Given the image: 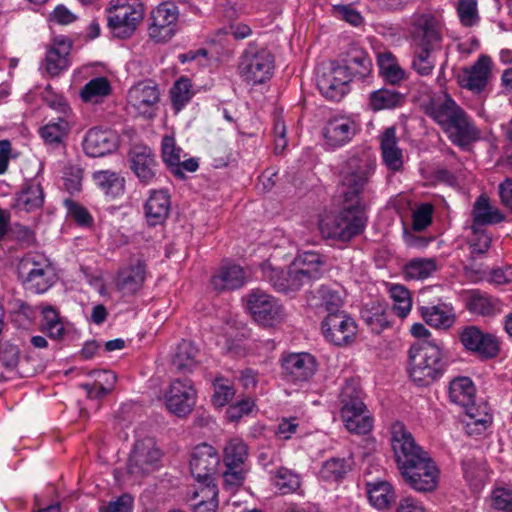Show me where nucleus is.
<instances>
[{
	"label": "nucleus",
	"mask_w": 512,
	"mask_h": 512,
	"mask_svg": "<svg viewBox=\"0 0 512 512\" xmlns=\"http://www.w3.org/2000/svg\"><path fill=\"white\" fill-rule=\"evenodd\" d=\"M433 207L430 204H422L413 213L412 227L415 231H423L432 222Z\"/></svg>",
	"instance_id": "338daca9"
},
{
	"label": "nucleus",
	"mask_w": 512,
	"mask_h": 512,
	"mask_svg": "<svg viewBox=\"0 0 512 512\" xmlns=\"http://www.w3.org/2000/svg\"><path fill=\"white\" fill-rule=\"evenodd\" d=\"M130 169L143 185L153 184L157 179L156 155L147 146H134L128 153Z\"/></svg>",
	"instance_id": "a211bd4d"
},
{
	"label": "nucleus",
	"mask_w": 512,
	"mask_h": 512,
	"mask_svg": "<svg viewBox=\"0 0 512 512\" xmlns=\"http://www.w3.org/2000/svg\"><path fill=\"white\" fill-rule=\"evenodd\" d=\"M249 457L247 444L241 438L229 439L223 448L225 471L223 478L226 484L239 486L243 483L248 471L246 462Z\"/></svg>",
	"instance_id": "9d476101"
},
{
	"label": "nucleus",
	"mask_w": 512,
	"mask_h": 512,
	"mask_svg": "<svg viewBox=\"0 0 512 512\" xmlns=\"http://www.w3.org/2000/svg\"><path fill=\"white\" fill-rule=\"evenodd\" d=\"M400 100L401 96L398 92L388 89H380L371 93L370 106L375 111L390 109L396 107Z\"/></svg>",
	"instance_id": "4d7b16f0"
},
{
	"label": "nucleus",
	"mask_w": 512,
	"mask_h": 512,
	"mask_svg": "<svg viewBox=\"0 0 512 512\" xmlns=\"http://www.w3.org/2000/svg\"><path fill=\"white\" fill-rule=\"evenodd\" d=\"M245 282V272L239 265L224 266L211 278V285L217 291L238 289Z\"/></svg>",
	"instance_id": "cd10ccee"
},
{
	"label": "nucleus",
	"mask_w": 512,
	"mask_h": 512,
	"mask_svg": "<svg viewBox=\"0 0 512 512\" xmlns=\"http://www.w3.org/2000/svg\"><path fill=\"white\" fill-rule=\"evenodd\" d=\"M391 445L404 482L419 492H431L438 484V469L402 422L391 426Z\"/></svg>",
	"instance_id": "f03ea898"
},
{
	"label": "nucleus",
	"mask_w": 512,
	"mask_h": 512,
	"mask_svg": "<svg viewBox=\"0 0 512 512\" xmlns=\"http://www.w3.org/2000/svg\"><path fill=\"white\" fill-rule=\"evenodd\" d=\"M457 12L462 25L472 27L479 21L477 0H459Z\"/></svg>",
	"instance_id": "13d9d810"
},
{
	"label": "nucleus",
	"mask_w": 512,
	"mask_h": 512,
	"mask_svg": "<svg viewBox=\"0 0 512 512\" xmlns=\"http://www.w3.org/2000/svg\"><path fill=\"white\" fill-rule=\"evenodd\" d=\"M192 85L188 78L181 77L171 88L170 95L173 107L180 111L192 97Z\"/></svg>",
	"instance_id": "6e6d98bb"
},
{
	"label": "nucleus",
	"mask_w": 512,
	"mask_h": 512,
	"mask_svg": "<svg viewBox=\"0 0 512 512\" xmlns=\"http://www.w3.org/2000/svg\"><path fill=\"white\" fill-rule=\"evenodd\" d=\"M70 48V43L60 41L47 51L46 70L50 75L56 76L67 68Z\"/></svg>",
	"instance_id": "ea45409f"
},
{
	"label": "nucleus",
	"mask_w": 512,
	"mask_h": 512,
	"mask_svg": "<svg viewBox=\"0 0 512 512\" xmlns=\"http://www.w3.org/2000/svg\"><path fill=\"white\" fill-rule=\"evenodd\" d=\"M198 349L189 341L178 344L172 359V366L181 373L191 372L197 365Z\"/></svg>",
	"instance_id": "58836bf2"
},
{
	"label": "nucleus",
	"mask_w": 512,
	"mask_h": 512,
	"mask_svg": "<svg viewBox=\"0 0 512 512\" xmlns=\"http://www.w3.org/2000/svg\"><path fill=\"white\" fill-rule=\"evenodd\" d=\"M97 186L111 197H117L124 192L125 181L116 172L105 170L93 174Z\"/></svg>",
	"instance_id": "79ce46f5"
},
{
	"label": "nucleus",
	"mask_w": 512,
	"mask_h": 512,
	"mask_svg": "<svg viewBox=\"0 0 512 512\" xmlns=\"http://www.w3.org/2000/svg\"><path fill=\"white\" fill-rule=\"evenodd\" d=\"M342 419L354 416L356 413L365 412V404L362 401L361 391L353 382H346L340 393Z\"/></svg>",
	"instance_id": "c9c22d12"
},
{
	"label": "nucleus",
	"mask_w": 512,
	"mask_h": 512,
	"mask_svg": "<svg viewBox=\"0 0 512 512\" xmlns=\"http://www.w3.org/2000/svg\"><path fill=\"white\" fill-rule=\"evenodd\" d=\"M472 237L469 242L472 260L482 258L491 247L492 238L482 227L471 226Z\"/></svg>",
	"instance_id": "8fccbe9b"
},
{
	"label": "nucleus",
	"mask_w": 512,
	"mask_h": 512,
	"mask_svg": "<svg viewBox=\"0 0 512 512\" xmlns=\"http://www.w3.org/2000/svg\"><path fill=\"white\" fill-rule=\"evenodd\" d=\"M235 391L230 382L223 378H217L214 382L213 404L218 407L225 406L234 397Z\"/></svg>",
	"instance_id": "680f3d73"
},
{
	"label": "nucleus",
	"mask_w": 512,
	"mask_h": 512,
	"mask_svg": "<svg viewBox=\"0 0 512 512\" xmlns=\"http://www.w3.org/2000/svg\"><path fill=\"white\" fill-rule=\"evenodd\" d=\"M111 87L105 77L91 79L81 90V98L84 102L98 103L102 98L110 94Z\"/></svg>",
	"instance_id": "49530a36"
},
{
	"label": "nucleus",
	"mask_w": 512,
	"mask_h": 512,
	"mask_svg": "<svg viewBox=\"0 0 512 512\" xmlns=\"http://www.w3.org/2000/svg\"><path fill=\"white\" fill-rule=\"evenodd\" d=\"M284 376L292 382L309 381L317 370V362L313 355L305 352L290 353L281 359Z\"/></svg>",
	"instance_id": "6ab92c4d"
},
{
	"label": "nucleus",
	"mask_w": 512,
	"mask_h": 512,
	"mask_svg": "<svg viewBox=\"0 0 512 512\" xmlns=\"http://www.w3.org/2000/svg\"><path fill=\"white\" fill-rule=\"evenodd\" d=\"M83 170L78 166H69L64 171V186L66 190L73 194L82 188Z\"/></svg>",
	"instance_id": "0e129e2a"
},
{
	"label": "nucleus",
	"mask_w": 512,
	"mask_h": 512,
	"mask_svg": "<svg viewBox=\"0 0 512 512\" xmlns=\"http://www.w3.org/2000/svg\"><path fill=\"white\" fill-rule=\"evenodd\" d=\"M343 422L348 431L358 435L369 433L373 427L372 418L365 415L364 412L356 413L354 416L345 418Z\"/></svg>",
	"instance_id": "bf43d9fd"
},
{
	"label": "nucleus",
	"mask_w": 512,
	"mask_h": 512,
	"mask_svg": "<svg viewBox=\"0 0 512 512\" xmlns=\"http://www.w3.org/2000/svg\"><path fill=\"white\" fill-rule=\"evenodd\" d=\"M98 378L103 379L108 386H104L100 383H85L81 385V388L85 390L90 399H100L108 395L112 391L113 385L117 379L116 375L110 371L98 372Z\"/></svg>",
	"instance_id": "864d4df0"
},
{
	"label": "nucleus",
	"mask_w": 512,
	"mask_h": 512,
	"mask_svg": "<svg viewBox=\"0 0 512 512\" xmlns=\"http://www.w3.org/2000/svg\"><path fill=\"white\" fill-rule=\"evenodd\" d=\"M133 498L128 494L119 496L106 506H101L99 512H132Z\"/></svg>",
	"instance_id": "774afa93"
},
{
	"label": "nucleus",
	"mask_w": 512,
	"mask_h": 512,
	"mask_svg": "<svg viewBox=\"0 0 512 512\" xmlns=\"http://www.w3.org/2000/svg\"><path fill=\"white\" fill-rule=\"evenodd\" d=\"M473 224L481 227L487 224H497L504 220V215L498 208H493L488 197L480 195L474 203L473 210Z\"/></svg>",
	"instance_id": "e433bc0d"
},
{
	"label": "nucleus",
	"mask_w": 512,
	"mask_h": 512,
	"mask_svg": "<svg viewBox=\"0 0 512 512\" xmlns=\"http://www.w3.org/2000/svg\"><path fill=\"white\" fill-rule=\"evenodd\" d=\"M171 208L170 196L166 190H153L145 203V215L150 225L163 223Z\"/></svg>",
	"instance_id": "bb28decb"
},
{
	"label": "nucleus",
	"mask_w": 512,
	"mask_h": 512,
	"mask_svg": "<svg viewBox=\"0 0 512 512\" xmlns=\"http://www.w3.org/2000/svg\"><path fill=\"white\" fill-rule=\"evenodd\" d=\"M355 133L356 124L346 117L329 120L323 129L326 143L332 148L345 145L352 139Z\"/></svg>",
	"instance_id": "393cba45"
},
{
	"label": "nucleus",
	"mask_w": 512,
	"mask_h": 512,
	"mask_svg": "<svg viewBox=\"0 0 512 512\" xmlns=\"http://www.w3.org/2000/svg\"><path fill=\"white\" fill-rule=\"evenodd\" d=\"M412 27V37L416 42L412 68L417 74L428 76L435 66L431 52L441 41L438 24L433 16L421 14L414 17Z\"/></svg>",
	"instance_id": "20e7f679"
},
{
	"label": "nucleus",
	"mask_w": 512,
	"mask_h": 512,
	"mask_svg": "<svg viewBox=\"0 0 512 512\" xmlns=\"http://www.w3.org/2000/svg\"><path fill=\"white\" fill-rule=\"evenodd\" d=\"M381 151L384 163L397 171L402 166V151L397 146L396 130L394 127L385 129L381 136Z\"/></svg>",
	"instance_id": "72a5a7b5"
},
{
	"label": "nucleus",
	"mask_w": 512,
	"mask_h": 512,
	"mask_svg": "<svg viewBox=\"0 0 512 512\" xmlns=\"http://www.w3.org/2000/svg\"><path fill=\"white\" fill-rule=\"evenodd\" d=\"M196 403V391L190 380H174L165 393L167 409L178 417L191 413Z\"/></svg>",
	"instance_id": "2eb2a0df"
},
{
	"label": "nucleus",
	"mask_w": 512,
	"mask_h": 512,
	"mask_svg": "<svg viewBox=\"0 0 512 512\" xmlns=\"http://www.w3.org/2000/svg\"><path fill=\"white\" fill-rule=\"evenodd\" d=\"M467 307L470 312L481 316H493L501 311L498 299L479 292H473L470 295Z\"/></svg>",
	"instance_id": "a19ab883"
},
{
	"label": "nucleus",
	"mask_w": 512,
	"mask_h": 512,
	"mask_svg": "<svg viewBox=\"0 0 512 512\" xmlns=\"http://www.w3.org/2000/svg\"><path fill=\"white\" fill-rule=\"evenodd\" d=\"M370 504L378 510L389 509L396 500L392 485L387 481H377L367 484Z\"/></svg>",
	"instance_id": "f704fd0d"
},
{
	"label": "nucleus",
	"mask_w": 512,
	"mask_h": 512,
	"mask_svg": "<svg viewBox=\"0 0 512 512\" xmlns=\"http://www.w3.org/2000/svg\"><path fill=\"white\" fill-rule=\"evenodd\" d=\"M201 497V500L194 505L193 512H216L218 501V489L215 484L199 486L194 492V497Z\"/></svg>",
	"instance_id": "de8ad7c7"
},
{
	"label": "nucleus",
	"mask_w": 512,
	"mask_h": 512,
	"mask_svg": "<svg viewBox=\"0 0 512 512\" xmlns=\"http://www.w3.org/2000/svg\"><path fill=\"white\" fill-rule=\"evenodd\" d=\"M161 452L153 438L136 441L127 461V473L140 480L153 473L159 466Z\"/></svg>",
	"instance_id": "1a4fd4ad"
},
{
	"label": "nucleus",
	"mask_w": 512,
	"mask_h": 512,
	"mask_svg": "<svg viewBox=\"0 0 512 512\" xmlns=\"http://www.w3.org/2000/svg\"><path fill=\"white\" fill-rule=\"evenodd\" d=\"M296 268L291 264L284 270L273 266L270 261L260 266L263 279L268 281L276 291L286 294L299 291L307 283Z\"/></svg>",
	"instance_id": "4468645a"
},
{
	"label": "nucleus",
	"mask_w": 512,
	"mask_h": 512,
	"mask_svg": "<svg viewBox=\"0 0 512 512\" xmlns=\"http://www.w3.org/2000/svg\"><path fill=\"white\" fill-rule=\"evenodd\" d=\"M465 478L474 481L475 486L482 484L487 478V470L483 461H474L471 459L462 462Z\"/></svg>",
	"instance_id": "052dcab7"
},
{
	"label": "nucleus",
	"mask_w": 512,
	"mask_h": 512,
	"mask_svg": "<svg viewBox=\"0 0 512 512\" xmlns=\"http://www.w3.org/2000/svg\"><path fill=\"white\" fill-rule=\"evenodd\" d=\"M344 304V292L341 288H334L328 285L320 286L316 291L312 292L308 298V305L314 308L318 313L342 312L341 308Z\"/></svg>",
	"instance_id": "b1692460"
},
{
	"label": "nucleus",
	"mask_w": 512,
	"mask_h": 512,
	"mask_svg": "<svg viewBox=\"0 0 512 512\" xmlns=\"http://www.w3.org/2000/svg\"><path fill=\"white\" fill-rule=\"evenodd\" d=\"M220 464V456L217 450L207 443L197 445L190 459V470L199 486L214 484V476Z\"/></svg>",
	"instance_id": "f8f14e48"
},
{
	"label": "nucleus",
	"mask_w": 512,
	"mask_h": 512,
	"mask_svg": "<svg viewBox=\"0 0 512 512\" xmlns=\"http://www.w3.org/2000/svg\"><path fill=\"white\" fill-rule=\"evenodd\" d=\"M179 11L171 2L159 4L150 13L148 34L157 43L167 42L176 33Z\"/></svg>",
	"instance_id": "ddd939ff"
},
{
	"label": "nucleus",
	"mask_w": 512,
	"mask_h": 512,
	"mask_svg": "<svg viewBox=\"0 0 512 512\" xmlns=\"http://www.w3.org/2000/svg\"><path fill=\"white\" fill-rule=\"evenodd\" d=\"M423 108L426 115L449 132V137L454 144L464 146L478 138L477 128L449 95L432 97L423 105Z\"/></svg>",
	"instance_id": "7ed1b4c3"
},
{
	"label": "nucleus",
	"mask_w": 512,
	"mask_h": 512,
	"mask_svg": "<svg viewBox=\"0 0 512 512\" xmlns=\"http://www.w3.org/2000/svg\"><path fill=\"white\" fill-rule=\"evenodd\" d=\"M107 26L119 39L131 37L144 18V5L140 0H111L106 8Z\"/></svg>",
	"instance_id": "423d86ee"
},
{
	"label": "nucleus",
	"mask_w": 512,
	"mask_h": 512,
	"mask_svg": "<svg viewBox=\"0 0 512 512\" xmlns=\"http://www.w3.org/2000/svg\"><path fill=\"white\" fill-rule=\"evenodd\" d=\"M492 61L489 56L482 55L469 68H464L458 76V83L461 87L475 93L482 92L491 73Z\"/></svg>",
	"instance_id": "5701e85b"
},
{
	"label": "nucleus",
	"mask_w": 512,
	"mask_h": 512,
	"mask_svg": "<svg viewBox=\"0 0 512 512\" xmlns=\"http://www.w3.org/2000/svg\"><path fill=\"white\" fill-rule=\"evenodd\" d=\"M459 339L466 350L485 358H493L499 353V342L491 334L483 333L477 326H467L459 332Z\"/></svg>",
	"instance_id": "aec40b11"
},
{
	"label": "nucleus",
	"mask_w": 512,
	"mask_h": 512,
	"mask_svg": "<svg viewBox=\"0 0 512 512\" xmlns=\"http://www.w3.org/2000/svg\"><path fill=\"white\" fill-rule=\"evenodd\" d=\"M292 264L297 267L296 269L307 283L319 279L324 266L322 256L311 251L299 254Z\"/></svg>",
	"instance_id": "473e14b6"
},
{
	"label": "nucleus",
	"mask_w": 512,
	"mask_h": 512,
	"mask_svg": "<svg viewBox=\"0 0 512 512\" xmlns=\"http://www.w3.org/2000/svg\"><path fill=\"white\" fill-rule=\"evenodd\" d=\"M44 202L43 189L39 183L30 181L25 183L20 193L16 195L14 208L20 211H34L41 208Z\"/></svg>",
	"instance_id": "2f4dec72"
},
{
	"label": "nucleus",
	"mask_w": 512,
	"mask_h": 512,
	"mask_svg": "<svg viewBox=\"0 0 512 512\" xmlns=\"http://www.w3.org/2000/svg\"><path fill=\"white\" fill-rule=\"evenodd\" d=\"M65 128L66 122L63 120L57 123H49L40 129V135L46 143H59L65 135Z\"/></svg>",
	"instance_id": "69168bd1"
},
{
	"label": "nucleus",
	"mask_w": 512,
	"mask_h": 512,
	"mask_svg": "<svg viewBox=\"0 0 512 512\" xmlns=\"http://www.w3.org/2000/svg\"><path fill=\"white\" fill-rule=\"evenodd\" d=\"M337 66L345 72L351 81L361 80L370 74L372 61L364 49L352 45L343 54L341 64H337Z\"/></svg>",
	"instance_id": "4be33fe9"
},
{
	"label": "nucleus",
	"mask_w": 512,
	"mask_h": 512,
	"mask_svg": "<svg viewBox=\"0 0 512 512\" xmlns=\"http://www.w3.org/2000/svg\"><path fill=\"white\" fill-rule=\"evenodd\" d=\"M437 270L434 258H414L404 266L406 278L422 280L431 276Z\"/></svg>",
	"instance_id": "c03bdc74"
},
{
	"label": "nucleus",
	"mask_w": 512,
	"mask_h": 512,
	"mask_svg": "<svg viewBox=\"0 0 512 512\" xmlns=\"http://www.w3.org/2000/svg\"><path fill=\"white\" fill-rule=\"evenodd\" d=\"M160 93L156 84L139 82L130 88L127 102L136 115L152 118L155 115Z\"/></svg>",
	"instance_id": "f3484780"
},
{
	"label": "nucleus",
	"mask_w": 512,
	"mask_h": 512,
	"mask_svg": "<svg viewBox=\"0 0 512 512\" xmlns=\"http://www.w3.org/2000/svg\"><path fill=\"white\" fill-rule=\"evenodd\" d=\"M389 293L393 301L395 313L401 318L406 317L412 307V299L409 290L403 285L392 284L389 288Z\"/></svg>",
	"instance_id": "09e8293b"
},
{
	"label": "nucleus",
	"mask_w": 512,
	"mask_h": 512,
	"mask_svg": "<svg viewBox=\"0 0 512 512\" xmlns=\"http://www.w3.org/2000/svg\"><path fill=\"white\" fill-rule=\"evenodd\" d=\"M408 356L410 377L420 385L436 380L446 367L441 347L434 341L422 340L414 343Z\"/></svg>",
	"instance_id": "39448f33"
},
{
	"label": "nucleus",
	"mask_w": 512,
	"mask_h": 512,
	"mask_svg": "<svg viewBox=\"0 0 512 512\" xmlns=\"http://www.w3.org/2000/svg\"><path fill=\"white\" fill-rule=\"evenodd\" d=\"M273 484L281 494L285 495L295 492L300 487V478L291 470L280 468L275 473Z\"/></svg>",
	"instance_id": "5fc2aeb1"
},
{
	"label": "nucleus",
	"mask_w": 512,
	"mask_h": 512,
	"mask_svg": "<svg viewBox=\"0 0 512 512\" xmlns=\"http://www.w3.org/2000/svg\"><path fill=\"white\" fill-rule=\"evenodd\" d=\"M475 386L468 377H456L449 385V398L451 402L468 407L475 400Z\"/></svg>",
	"instance_id": "4c0bfd02"
},
{
	"label": "nucleus",
	"mask_w": 512,
	"mask_h": 512,
	"mask_svg": "<svg viewBox=\"0 0 512 512\" xmlns=\"http://www.w3.org/2000/svg\"><path fill=\"white\" fill-rule=\"evenodd\" d=\"M247 309L253 319L264 326H272L281 322L285 317L282 304L275 297L260 289H255L248 294Z\"/></svg>",
	"instance_id": "9b49d317"
},
{
	"label": "nucleus",
	"mask_w": 512,
	"mask_h": 512,
	"mask_svg": "<svg viewBox=\"0 0 512 512\" xmlns=\"http://www.w3.org/2000/svg\"><path fill=\"white\" fill-rule=\"evenodd\" d=\"M374 166L367 158L352 157L341 176V194L344 208L336 215L321 220L324 237L347 242L361 234L367 224L366 205L361 200Z\"/></svg>",
	"instance_id": "f257e3e1"
},
{
	"label": "nucleus",
	"mask_w": 512,
	"mask_h": 512,
	"mask_svg": "<svg viewBox=\"0 0 512 512\" xmlns=\"http://www.w3.org/2000/svg\"><path fill=\"white\" fill-rule=\"evenodd\" d=\"M41 314L43 317L42 329L48 333L50 338L62 339L65 334V328L55 308L45 306L42 308Z\"/></svg>",
	"instance_id": "603ef678"
},
{
	"label": "nucleus",
	"mask_w": 512,
	"mask_h": 512,
	"mask_svg": "<svg viewBox=\"0 0 512 512\" xmlns=\"http://www.w3.org/2000/svg\"><path fill=\"white\" fill-rule=\"evenodd\" d=\"M20 359V350L17 345L4 341L0 344V362L7 369L15 368Z\"/></svg>",
	"instance_id": "e2e57ef3"
},
{
	"label": "nucleus",
	"mask_w": 512,
	"mask_h": 512,
	"mask_svg": "<svg viewBox=\"0 0 512 512\" xmlns=\"http://www.w3.org/2000/svg\"><path fill=\"white\" fill-rule=\"evenodd\" d=\"M463 408L468 417L465 427L469 435L481 434L492 423V415L488 412V407L485 403L476 406L474 400L473 404Z\"/></svg>",
	"instance_id": "c756f323"
},
{
	"label": "nucleus",
	"mask_w": 512,
	"mask_h": 512,
	"mask_svg": "<svg viewBox=\"0 0 512 512\" xmlns=\"http://www.w3.org/2000/svg\"><path fill=\"white\" fill-rule=\"evenodd\" d=\"M349 77L337 65L317 75V86L321 94L334 101H339L348 93Z\"/></svg>",
	"instance_id": "412c9836"
},
{
	"label": "nucleus",
	"mask_w": 512,
	"mask_h": 512,
	"mask_svg": "<svg viewBox=\"0 0 512 512\" xmlns=\"http://www.w3.org/2000/svg\"><path fill=\"white\" fill-rule=\"evenodd\" d=\"M378 66L380 74L387 82L397 84L404 79L405 73L396 63L391 53L380 54L378 56Z\"/></svg>",
	"instance_id": "3c124183"
},
{
	"label": "nucleus",
	"mask_w": 512,
	"mask_h": 512,
	"mask_svg": "<svg viewBox=\"0 0 512 512\" xmlns=\"http://www.w3.org/2000/svg\"><path fill=\"white\" fill-rule=\"evenodd\" d=\"M162 158L164 163L171 168L172 173L178 178H184V172L180 169L181 148L176 145L172 136H164L162 139Z\"/></svg>",
	"instance_id": "37998d69"
},
{
	"label": "nucleus",
	"mask_w": 512,
	"mask_h": 512,
	"mask_svg": "<svg viewBox=\"0 0 512 512\" xmlns=\"http://www.w3.org/2000/svg\"><path fill=\"white\" fill-rule=\"evenodd\" d=\"M18 275L26 289L41 294L55 281V274L49 259L40 253L26 254L18 264Z\"/></svg>",
	"instance_id": "0eeeda50"
},
{
	"label": "nucleus",
	"mask_w": 512,
	"mask_h": 512,
	"mask_svg": "<svg viewBox=\"0 0 512 512\" xmlns=\"http://www.w3.org/2000/svg\"><path fill=\"white\" fill-rule=\"evenodd\" d=\"M351 465L345 458L332 457L322 464L320 477L325 481L337 482L350 471Z\"/></svg>",
	"instance_id": "a18cd8bd"
},
{
	"label": "nucleus",
	"mask_w": 512,
	"mask_h": 512,
	"mask_svg": "<svg viewBox=\"0 0 512 512\" xmlns=\"http://www.w3.org/2000/svg\"><path fill=\"white\" fill-rule=\"evenodd\" d=\"M321 328L325 339L337 346L349 344L357 332L355 321L344 311L327 315Z\"/></svg>",
	"instance_id": "dca6fc26"
},
{
	"label": "nucleus",
	"mask_w": 512,
	"mask_h": 512,
	"mask_svg": "<svg viewBox=\"0 0 512 512\" xmlns=\"http://www.w3.org/2000/svg\"><path fill=\"white\" fill-rule=\"evenodd\" d=\"M83 149L90 157H101L116 149L112 132L98 128L90 129L83 141Z\"/></svg>",
	"instance_id": "a878e982"
},
{
	"label": "nucleus",
	"mask_w": 512,
	"mask_h": 512,
	"mask_svg": "<svg viewBox=\"0 0 512 512\" xmlns=\"http://www.w3.org/2000/svg\"><path fill=\"white\" fill-rule=\"evenodd\" d=\"M238 68L244 81L262 84L272 76L274 56L267 49L250 43L240 58Z\"/></svg>",
	"instance_id": "6e6552de"
},
{
	"label": "nucleus",
	"mask_w": 512,
	"mask_h": 512,
	"mask_svg": "<svg viewBox=\"0 0 512 512\" xmlns=\"http://www.w3.org/2000/svg\"><path fill=\"white\" fill-rule=\"evenodd\" d=\"M144 279L145 267L138 262L119 271L116 286L124 295H132L142 287Z\"/></svg>",
	"instance_id": "c85d7f7f"
},
{
	"label": "nucleus",
	"mask_w": 512,
	"mask_h": 512,
	"mask_svg": "<svg viewBox=\"0 0 512 512\" xmlns=\"http://www.w3.org/2000/svg\"><path fill=\"white\" fill-rule=\"evenodd\" d=\"M423 320L430 326L438 329H448L455 322L453 309L446 304L420 307Z\"/></svg>",
	"instance_id": "7c9ffc66"
}]
</instances>
